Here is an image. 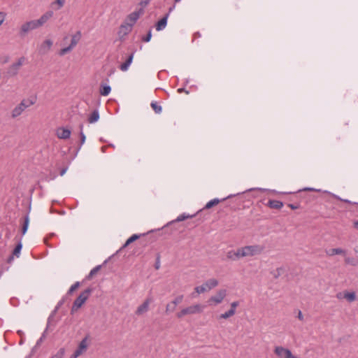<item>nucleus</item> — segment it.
Returning <instances> with one entry per match:
<instances>
[{
    "label": "nucleus",
    "instance_id": "nucleus-44",
    "mask_svg": "<svg viewBox=\"0 0 358 358\" xmlns=\"http://www.w3.org/2000/svg\"><path fill=\"white\" fill-rule=\"evenodd\" d=\"M150 0H143L141 1L140 4L142 6V8L145 7L149 3Z\"/></svg>",
    "mask_w": 358,
    "mask_h": 358
},
{
    "label": "nucleus",
    "instance_id": "nucleus-24",
    "mask_svg": "<svg viewBox=\"0 0 358 358\" xmlns=\"http://www.w3.org/2000/svg\"><path fill=\"white\" fill-rule=\"evenodd\" d=\"M81 38V32L80 31H77L76 34H74L71 41V43L69 45H71L73 48L78 44V41L80 40Z\"/></svg>",
    "mask_w": 358,
    "mask_h": 358
},
{
    "label": "nucleus",
    "instance_id": "nucleus-55",
    "mask_svg": "<svg viewBox=\"0 0 358 358\" xmlns=\"http://www.w3.org/2000/svg\"><path fill=\"white\" fill-rule=\"evenodd\" d=\"M64 299H62L61 301H59L58 304H57V308H58L59 307H60L61 306H62V304L64 303Z\"/></svg>",
    "mask_w": 358,
    "mask_h": 358
},
{
    "label": "nucleus",
    "instance_id": "nucleus-36",
    "mask_svg": "<svg viewBox=\"0 0 358 358\" xmlns=\"http://www.w3.org/2000/svg\"><path fill=\"white\" fill-rule=\"evenodd\" d=\"M80 282H76L73 285L71 286V287L67 292V294H71L76 289H77L80 287Z\"/></svg>",
    "mask_w": 358,
    "mask_h": 358
},
{
    "label": "nucleus",
    "instance_id": "nucleus-56",
    "mask_svg": "<svg viewBox=\"0 0 358 358\" xmlns=\"http://www.w3.org/2000/svg\"><path fill=\"white\" fill-rule=\"evenodd\" d=\"M66 169H67L66 168L62 169L61 170V171H60V175H61V176H63V175L66 173Z\"/></svg>",
    "mask_w": 358,
    "mask_h": 358
},
{
    "label": "nucleus",
    "instance_id": "nucleus-23",
    "mask_svg": "<svg viewBox=\"0 0 358 358\" xmlns=\"http://www.w3.org/2000/svg\"><path fill=\"white\" fill-rule=\"evenodd\" d=\"M204 284L207 288V290L209 291L218 285V281L215 278H211L205 282Z\"/></svg>",
    "mask_w": 358,
    "mask_h": 358
},
{
    "label": "nucleus",
    "instance_id": "nucleus-34",
    "mask_svg": "<svg viewBox=\"0 0 358 358\" xmlns=\"http://www.w3.org/2000/svg\"><path fill=\"white\" fill-rule=\"evenodd\" d=\"M65 354V348H61L54 355L50 358H63Z\"/></svg>",
    "mask_w": 358,
    "mask_h": 358
},
{
    "label": "nucleus",
    "instance_id": "nucleus-52",
    "mask_svg": "<svg viewBox=\"0 0 358 358\" xmlns=\"http://www.w3.org/2000/svg\"><path fill=\"white\" fill-rule=\"evenodd\" d=\"M172 308H171V304L168 303L166 306V312L168 313L169 311H172Z\"/></svg>",
    "mask_w": 358,
    "mask_h": 358
},
{
    "label": "nucleus",
    "instance_id": "nucleus-43",
    "mask_svg": "<svg viewBox=\"0 0 358 358\" xmlns=\"http://www.w3.org/2000/svg\"><path fill=\"white\" fill-rule=\"evenodd\" d=\"M6 17V13L3 12H0V26L3 24Z\"/></svg>",
    "mask_w": 358,
    "mask_h": 358
},
{
    "label": "nucleus",
    "instance_id": "nucleus-8",
    "mask_svg": "<svg viewBox=\"0 0 358 358\" xmlns=\"http://www.w3.org/2000/svg\"><path fill=\"white\" fill-rule=\"evenodd\" d=\"M38 27L35 20H30V21L23 23L21 25L20 31H19V34L20 36H24L29 31L36 29H38Z\"/></svg>",
    "mask_w": 358,
    "mask_h": 358
},
{
    "label": "nucleus",
    "instance_id": "nucleus-13",
    "mask_svg": "<svg viewBox=\"0 0 358 358\" xmlns=\"http://www.w3.org/2000/svg\"><path fill=\"white\" fill-rule=\"evenodd\" d=\"M57 136L61 139H68L71 136V131L64 127H60L57 130Z\"/></svg>",
    "mask_w": 358,
    "mask_h": 358
},
{
    "label": "nucleus",
    "instance_id": "nucleus-7",
    "mask_svg": "<svg viewBox=\"0 0 358 358\" xmlns=\"http://www.w3.org/2000/svg\"><path fill=\"white\" fill-rule=\"evenodd\" d=\"M25 59L24 57H20L16 62L13 63L8 67L7 74L10 77L15 76L18 73L20 67L24 63Z\"/></svg>",
    "mask_w": 358,
    "mask_h": 358
},
{
    "label": "nucleus",
    "instance_id": "nucleus-20",
    "mask_svg": "<svg viewBox=\"0 0 358 358\" xmlns=\"http://www.w3.org/2000/svg\"><path fill=\"white\" fill-rule=\"evenodd\" d=\"M266 206L272 209H280L283 206V203L280 201L269 199Z\"/></svg>",
    "mask_w": 358,
    "mask_h": 358
},
{
    "label": "nucleus",
    "instance_id": "nucleus-50",
    "mask_svg": "<svg viewBox=\"0 0 358 358\" xmlns=\"http://www.w3.org/2000/svg\"><path fill=\"white\" fill-rule=\"evenodd\" d=\"M298 318L299 320L303 321V316L301 310H299L298 313Z\"/></svg>",
    "mask_w": 358,
    "mask_h": 358
},
{
    "label": "nucleus",
    "instance_id": "nucleus-9",
    "mask_svg": "<svg viewBox=\"0 0 358 358\" xmlns=\"http://www.w3.org/2000/svg\"><path fill=\"white\" fill-rule=\"evenodd\" d=\"M274 353L279 358H299L293 355L290 350L282 346H276L274 349Z\"/></svg>",
    "mask_w": 358,
    "mask_h": 358
},
{
    "label": "nucleus",
    "instance_id": "nucleus-6",
    "mask_svg": "<svg viewBox=\"0 0 358 358\" xmlns=\"http://www.w3.org/2000/svg\"><path fill=\"white\" fill-rule=\"evenodd\" d=\"M226 296L227 290L224 289H220L215 295L208 299V303L210 306L218 305L222 302Z\"/></svg>",
    "mask_w": 358,
    "mask_h": 358
},
{
    "label": "nucleus",
    "instance_id": "nucleus-18",
    "mask_svg": "<svg viewBox=\"0 0 358 358\" xmlns=\"http://www.w3.org/2000/svg\"><path fill=\"white\" fill-rule=\"evenodd\" d=\"M169 17V13H166L159 21L157 22L156 24V30L157 31H162L164 29H165L166 24H167V20Z\"/></svg>",
    "mask_w": 358,
    "mask_h": 358
},
{
    "label": "nucleus",
    "instance_id": "nucleus-31",
    "mask_svg": "<svg viewBox=\"0 0 358 358\" xmlns=\"http://www.w3.org/2000/svg\"><path fill=\"white\" fill-rule=\"evenodd\" d=\"M345 263L346 264L352 265V266H357L358 265V259L355 257H346L345 258Z\"/></svg>",
    "mask_w": 358,
    "mask_h": 358
},
{
    "label": "nucleus",
    "instance_id": "nucleus-26",
    "mask_svg": "<svg viewBox=\"0 0 358 358\" xmlns=\"http://www.w3.org/2000/svg\"><path fill=\"white\" fill-rule=\"evenodd\" d=\"M343 297L349 302H353L356 300V294L354 292H344Z\"/></svg>",
    "mask_w": 358,
    "mask_h": 358
},
{
    "label": "nucleus",
    "instance_id": "nucleus-15",
    "mask_svg": "<svg viewBox=\"0 0 358 358\" xmlns=\"http://www.w3.org/2000/svg\"><path fill=\"white\" fill-rule=\"evenodd\" d=\"M52 45V41L50 39H46L39 48L40 52L41 54H46L50 50Z\"/></svg>",
    "mask_w": 358,
    "mask_h": 358
},
{
    "label": "nucleus",
    "instance_id": "nucleus-30",
    "mask_svg": "<svg viewBox=\"0 0 358 358\" xmlns=\"http://www.w3.org/2000/svg\"><path fill=\"white\" fill-rule=\"evenodd\" d=\"M183 298H184V296L183 294H180L178 296H177L172 301H171V303L173 305V306L172 307V311H173L175 310V308L177 305H178L179 303H180L182 300H183Z\"/></svg>",
    "mask_w": 358,
    "mask_h": 358
},
{
    "label": "nucleus",
    "instance_id": "nucleus-22",
    "mask_svg": "<svg viewBox=\"0 0 358 358\" xmlns=\"http://www.w3.org/2000/svg\"><path fill=\"white\" fill-rule=\"evenodd\" d=\"M99 119V113L98 110H94L88 117V122L93 124L96 122Z\"/></svg>",
    "mask_w": 358,
    "mask_h": 358
},
{
    "label": "nucleus",
    "instance_id": "nucleus-19",
    "mask_svg": "<svg viewBox=\"0 0 358 358\" xmlns=\"http://www.w3.org/2000/svg\"><path fill=\"white\" fill-rule=\"evenodd\" d=\"M231 197H232V195H229L228 196H227L221 200L219 199H213L210 200V201H208L206 204V206H204V208L203 209H210V208L217 205L220 201H224Z\"/></svg>",
    "mask_w": 358,
    "mask_h": 358
},
{
    "label": "nucleus",
    "instance_id": "nucleus-17",
    "mask_svg": "<svg viewBox=\"0 0 358 358\" xmlns=\"http://www.w3.org/2000/svg\"><path fill=\"white\" fill-rule=\"evenodd\" d=\"M134 56V52H131L129 55V56L128 57V58L126 59V61L120 66V69L122 71H126L128 70L129 66L132 63Z\"/></svg>",
    "mask_w": 358,
    "mask_h": 358
},
{
    "label": "nucleus",
    "instance_id": "nucleus-32",
    "mask_svg": "<svg viewBox=\"0 0 358 358\" xmlns=\"http://www.w3.org/2000/svg\"><path fill=\"white\" fill-rule=\"evenodd\" d=\"M152 108L153 109V110L157 113V114H159L161 112H162V106L160 105H159L157 103V102L156 101H152L150 104Z\"/></svg>",
    "mask_w": 358,
    "mask_h": 358
},
{
    "label": "nucleus",
    "instance_id": "nucleus-63",
    "mask_svg": "<svg viewBox=\"0 0 358 358\" xmlns=\"http://www.w3.org/2000/svg\"><path fill=\"white\" fill-rule=\"evenodd\" d=\"M355 252L358 253V247L355 248Z\"/></svg>",
    "mask_w": 358,
    "mask_h": 358
},
{
    "label": "nucleus",
    "instance_id": "nucleus-46",
    "mask_svg": "<svg viewBox=\"0 0 358 358\" xmlns=\"http://www.w3.org/2000/svg\"><path fill=\"white\" fill-rule=\"evenodd\" d=\"M287 206L292 210L298 209L299 208V205H295L293 203H289Z\"/></svg>",
    "mask_w": 358,
    "mask_h": 358
},
{
    "label": "nucleus",
    "instance_id": "nucleus-58",
    "mask_svg": "<svg viewBox=\"0 0 358 358\" xmlns=\"http://www.w3.org/2000/svg\"><path fill=\"white\" fill-rule=\"evenodd\" d=\"M94 275V274H92L91 272H90V273L87 276V279H91Z\"/></svg>",
    "mask_w": 358,
    "mask_h": 358
},
{
    "label": "nucleus",
    "instance_id": "nucleus-47",
    "mask_svg": "<svg viewBox=\"0 0 358 358\" xmlns=\"http://www.w3.org/2000/svg\"><path fill=\"white\" fill-rule=\"evenodd\" d=\"M336 198L337 199L340 200V201H342L345 202V203H352V202L348 200V199H342L341 198H340L339 196H336Z\"/></svg>",
    "mask_w": 358,
    "mask_h": 358
},
{
    "label": "nucleus",
    "instance_id": "nucleus-60",
    "mask_svg": "<svg viewBox=\"0 0 358 358\" xmlns=\"http://www.w3.org/2000/svg\"><path fill=\"white\" fill-rule=\"evenodd\" d=\"M354 227L358 230V220L354 222Z\"/></svg>",
    "mask_w": 358,
    "mask_h": 358
},
{
    "label": "nucleus",
    "instance_id": "nucleus-42",
    "mask_svg": "<svg viewBox=\"0 0 358 358\" xmlns=\"http://www.w3.org/2000/svg\"><path fill=\"white\" fill-rule=\"evenodd\" d=\"M101 265H98V266H95L94 268H93L90 271V272H91L92 274L95 275V274H96V273H97V272L101 269Z\"/></svg>",
    "mask_w": 358,
    "mask_h": 358
},
{
    "label": "nucleus",
    "instance_id": "nucleus-33",
    "mask_svg": "<svg viewBox=\"0 0 358 358\" xmlns=\"http://www.w3.org/2000/svg\"><path fill=\"white\" fill-rule=\"evenodd\" d=\"M234 315H235V313H234L233 310L229 309L228 311L225 312L224 313L221 314L219 316V319H228Z\"/></svg>",
    "mask_w": 358,
    "mask_h": 358
},
{
    "label": "nucleus",
    "instance_id": "nucleus-21",
    "mask_svg": "<svg viewBox=\"0 0 358 358\" xmlns=\"http://www.w3.org/2000/svg\"><path fill=\"white\" fill-rule=\"evenodd\" d=\"M345 250L342 248H332L329 250H326V254L329 256H334L336 255H345Z\"/></svg>",
    "mask_w": 358,
    "mask_h": 358
},
{
    "label": "nucleus",
    "instance_id": "nucleus-53",
    "mask_svg": "<svg viewBox=\"0 0 358 358\" xmlns=\"http://www.w3.org/2000/svg\"><path fill=\"white\" fill-rule=\"evenodd\" d=\"M46 331H44V333L43 334L42 336L40 338V339L37 341L36 344L37 345H39L40 343L42 342L43 338L45 337V333Z\"/></svg>",
    "mask_w": 358,
    "mask_h": 358
},
{
    "label": "nucleus",
    "instance_id": "nucleus-2",
    "mask_svg": "<svg viewBox=\"0 0 358 358\" xmlns=\"http://www.w3.org/2000/svg\"><path fill=\"white\" fill-rule=\"evenodd\" d=\"M92 291V288L88 287L79 294L73 303L71 313L77 311L86 302Z\"/></svg>",
    "mask_w": 358,
    "mask_h": 358
},
{
    "label": "nucleus",
    "instance_id": "nucleus-5",
    "mask_svg": "<svg viewBox=\"0 0 358 358\" xmlns=\"http://www.w3.org/2000/svg\"><path fill=\"white\" fill-rule=\"evenodd\" d=\"M34 101L29 99H23L21 102L16 106L12 110L11 116L13 118H15L20 116L26 108L34 104Z\"/></svg>",
    "mask_w": 358,
    "mask_h": 358
},
{
    "label": "nucleus",
    "instance_id": "nucleus-40",
    "mask_svg": "<svg viewBox=\"0 0 358 358\" xmlns=\"http://www.w3.org/2000/svg\"><path fill=\"white\" fill-rule=\"evenodd\" d=\"M155 268L156 270H158L160 268V255L159 254L157 256L156 262L155 264Z\"/></svg>",
    "mask_w": 358,
    "mask_h": 358
},
{
    "label": "nucleus",
    "instance_id": "nucleus-45",
    "mask_svg": "<svg viewBox=\"0 0 358 358\" xmlns=\"http://www.w3.org/2000/svg\"><path fill=\"white\" fill-rule=\"evenodd\" d=\"M65 0H56L55 3L58 4L59 8H62L64 6Z\"/></svg>",
    "mask_w": 358,
    "mask_h": 358
},
{
    "label": "nucleus",
    "instance_id": "nucleus-1",
    "mask_svg": "<svg viewBox=\"0 0 358 358\" xmlns=\"http://www.w3.org/2000/svg\"><path fill=\"white\" fill-rule=\"evenodd\" d=\"M239 250L241 258H243L260 255L264 250V247L259 245H245L239 248Z\"/></svg>",
    "mask_w": 358,
    "mask_h": 358
},
{
    "label": "nucleus",
    "instance_id": "nucleus-48",
    "mask_svg": "<svg viewBox=\"0 0 358 358\" xmlns=\"http://www.w3.org/2000/svg\"><path fill=\"white\" fill-rule=\"evenodd\" d=\"M303 190H305V191H315V192H320V189H317L311 188V187H306Z\"/></svg>",
    "mask_w": 358,
    "mask_h": 358
},
{
    "label": "nucleus",
    "instance_id": "nucleus-54",
    "mask_svg": "<svg viewBox=\"0 0 358 358\" xmlns=\"http://www.w3.org/2000/svg\"><path fill=\"white\" fill-rule=\"evenodd\" d=\"M79 356H80L79 355H77V353L76 352H74L73 354L71 355L70 358H78Z\"/></svg>",
    "mask_w": 358,
    "mask_h": 358
},
{
    "label": "nucleus",
    "instance_id": "nucleus-3",
    "mask_svg": "<svg viewBox=\"0 0 358 358\" xmlns=\"http://www.w3.org/2000/svg\"><path fill=\"white\" fill-rule=\"evenodd\" d=\"M203 308L201 304H194L182 308L180 312L177 313L176 316L178 318H182L188 315L199 314L203 312Z\"/></svg>",
    "mask_w": 358,
    "mask_h": 358
},
{
    "label": "nucleus",
    "instance_id": "nucleus-12",
    "mask_svg": "<svg viewBox=\"0 0 358 358\" xmlns=\"http://www.w3.org/2000/svg\"><path fill=\"white\" fill-rule=\"evenodd\" d=\"M87 340L88 337L86 336L80 341L77 349L75 350L77 355H81L87 350L88 347Z\"/></svg>",
    "mask_w": 358,
    "mask_h": 358
},
{
    "label": "nucleus",
    "instance_id": "nucleus-64",
    "mask_svg": "<svg viewBox=\"0 0 358 358\" xmlns=\"http://www.w3.org/2000/svg\"><path fill=\"white\" fill-rule=\"evenodd\" d=\"M181 1V0H175V2H176V3H177V2H179V1Z\"/></svg>",
    "mask_w": 358,
    "mask_h": 358
},
{
    "label": "nucleus",
    "instance_id": "nucleus-61",
    "mask_svg": "<svg viewBox=\"0 0 358 358\" xmlns=\"http://www.w3.org/2000/svg\"><path fill=\"white\" fill-rule=\"evenodd\" d=\"M175 8V6H173L172 7L169 8V12L167 13H169V15L170 14L171 12H172V10Z\"/></svg>",
    "mask_w": 358,
    "mask_h": 358
},
{
    "label": "nucleus",
    "instance_id": "nucleus-28",
    "mask_svg": "<svg viewBox=\"0 0 358 358\" xmlns=\"http://www.w3.org/2000/svg\"><path fill=\"white\" fill-rule=\"evenodd\" d=\"M111 91V87L109 86V85H101V87H100V94L102 96H108L110 92Z\"/></svg>",
    "mask_w": 358,
    "mask_h": 358
},
{
    "label": "nucleus",
    "instance_id": "nucleus-39",
    "mask_svg": "<svg viewBox=\"0 0 358 358\" xmlns=\"http://www.w3.org/2000/svg\"><path fill=\"white\" fill-rule=\"evenodd\" d=\"M151 37H152V31H151V30H149L147 36L143 37L142 40L144 42H149L151 39Z\"/></svg>",
    "mask_w": 358,
    "mask_h": 358
},
{
    "label": "nucleus",
    "instance_id": "nucleus-62",
    "mask_svg": "<svg viewBox=\"0 0 358 358\" xmlns=\"http://www.w3.org/2000/svg\"><path fill=\"white\" fill-rule=\"evenodd\" d=\"M105 149H106V147H104V146H103V147H102V148H101V150H102V152H105Z\"/></svg>",
    "mask_w": 358,
    "mask_h": 358
},
{
    "label": "nucleus",
    "instance_id": "nucleus-57",
    "mask_svg": "<svg viewBox=\"0 0 358 358\" xmlns=\"http://www.w3.org/2000/svg\"><path fill=\"white\" fill-rule=\"evenodd\" d=\"M119 32H120V34L123 33L125 35V34H127L129 31H127L126 28H124L122 31H120Z\"/></svg>",
    "mask_w": 358,
    "mask_h": 358
},
{
    "label": "nucleus",
    "instance_id": "nucleus-35",
    "mask_svg": "<svg viewBox=\"0 0 358 358\" xmlns=\"http://www.w3.org/2000/svg\"><path fill=\"white\" fill-rule=\"evenodd\" d=\"M194 291L198 294H202V293H204L206 292H207V288L205 285V284L203 283L202 285L201 286H197L194 288Z\"/></svg>",
    "mask_w": 358,
    "mask_h": 358
},
{
    "label": "nucleus",
    "instance_id": "nucleus-29",
    "mask_svg": "<svg viewBox=\"0 0 358 358\" xmlns=\"http://www.w3.org/2000/svg\"><path fill=\"white\" fill-rule=\"evenodd\" d=\"M194 216H195V215H189V214H186V213H182V214L180 215L175 220L172 221L169 224H171V223L176 222H181V221H183L188 218H192Z\"/></svg>",
    "mask_w": 358,
    "mask_h": 358
},
{
    "label": "nucleus",
    "instance_id": "nucleus-25",
    "mask_svg": "<svg viewBox=\"0 0 358 358\" xmlns=\"http://www.w3.org/2000/svg\"><path fill=\"white\" fill-rule=\"evenodd\" d=\"M143 234H133L131 237H129L127 241L125 242V243L122 245V248H125L126 247H127L129 244H131V243H133L134 241H136L137 239H138L141 236H143Z\"/></svg>",
    "mask_w": 358,
    "mask_h": 358
},
{
    "label": "nucleus",
    "instance_id": "nucleus-10",
    "mask_svg": "<svg viewBox=\"0 0 358 358\" xmlns=\"http://www.w3.org/2000/svg\"><path fill=\"white\" fill-rule=\"evenodd\" d=\"M53 11L49 10L42 15L39 19L35 20L38 28L42 27L49 19L53 16Z\"/></svg>",
    "mask_w": 358,
    "mask_h": 358
},
{
    "label": "nucleus",
    "instance_id": "nucleus-51",
    "mask_svg": "<svg viewBox=\"0 0 358 358\" xmlns=\"http://www.w3.org/2000/svg\"><path fill=\"white\" fill-rule=\"evenodd\" d=\"M178 93L185 92L186 94H189V92L185 90V88H179V89H178Z\"/></svg>",
    "mask_w": 358,
    "mask_h": 358
},
{
    "label": "nucleus",
    "instance_id": "nucleus-14",
    "mask_svg": "<svg viewBox=\"0 0 358 358\" xmlns=\"http://www.w3.org/2000/svg\"><path fill=\"white\" fill-rule=\"evenodd\" d=\"M227 258L231 261H237L241 258L239 248L236 250H229L227 253Z\"/></svg>",
    "mask_w": 358,
    "mask_h": 358
},
{
    "label": "nucleus",
    "instance_id": "nucleus-59",
    "mask_svg": "<svg viewBox=\"0 0 358 358\" xmlns=\"http://www.w3.org/2000/svg\"><path fill=\"white\" fill-rule=\"evenodd\" d=\"M94 275V274H92L91 272H90V273L87 276V279H91Z\"/></svg>",
    "mask_w": 358,
    "mask_h": 358
},
{
    "label": "nucleus",
    "instance_id": "nucleus-11",
    "mask_svg": "<svg viewBox=\"0 0 358 358\" xmlns=\"http://www.w3.org/2000/svg\"><path fill=\"white\" fill-rule=\"evenodd\" d=\"M151 301L152 300L150 299H146L144 301V302L137 308L136 310V314L138 315H141L146 313L149 310V305Z\"/></svg>",
    "mask_w": 358,
    "mask_h": 358
},
{
    "label": "nucleus",
    "instance_id": "nucleus-37",
    "mask_svg": "<svg viewBox=\"0 0 358 358\" xmlns=\"http://www.w3.org/2000/svg\"><path fill=\"white\" fill-rule=\"evenodd\" d=\"M80 145L79 146L78 149H80L81 145L85 141V135L84 134V133L83 131V124H80Z\"/></svg>",
    "mask_w": 358,
    "mask_h": 358
},
{
    "label": "nucleus",
    "instance_id": "nucleus-49",
    "mask_svg": "<svg viewBox=\"0 0 358 358\" xmlns=\"http://www.w3.org/2000/svg\"><path fill=\"white\" fill-rule=\"evenodd\" d=\"M336 298L338 299H344L343 297V292H338L337 294H336Z\"/></svg>",
    "mask_w": 358,
    "mask_h": 358
},
{
    "label": "nucleus",
    "instance_id": "nucleus-41",
    "mask_svg": "<svg viewBox=\"0 0 358 358\" xmlns=\"http://www.w3.org/2000/svg\"><path fill=\"white\" fill-rule=\"evenodd\" d=\"M239 305V302L238 301H234L231 303V308H230V310H233L234 313H236V309L237 308V306H238Z\"/></svg>",
    "mask_w": 358,
    "mask_h": 358
},
{
    "label": "nucleus",
    "instance_id": "nucleus-27",
    "mask_svg": "<svg viewBox=\"0 0 358 358\" xmlns=\"http://www.w3.org/2000/svg\"><path fill=\"white\" fill-rule=\"evenodd\" d=\"M29 223V214L27 213L24 217V222L22 223V235L26 234V232H27V231L28 229Z\"/></svg>",
    "mask_w": 358,
    "mask_h": 358
},
{
    "label": "nucleus",
    "instance_id": "nucleus-38",
    "mask_svg": "<svg viewBox=\"0 0 358 358\" xmlns=\"http://www.w3.org/2000/svg\"><path fill=\"white\" fill-rule=\"evenodd\" d=\"M72 49H73V48L71 45H69L68 47L62 48L59 51V55L63 56L65 54L71 52L72 50Z\"/></svg>",
    "mask_w": 358,
    "mask_h": 358
},
{
    "label": "nucleus",
    "instance_id": "nucleus-16",
    "mask_svg": "<svg viewBox=\"0 0 358 358\" xmlns=\"http://www.w3.org/2000/svg\"><path fill=\"white\" fill-rule=\"evenodd\" d=\"M22 248V241H21V239H20L19 241V243H17V245L14 248V250L13 251V253H12V255H10L8 257V262L9 263L11 262L13 260L14 256H15L17 257H19Z\"/></svg>",
    "mask_w": 358,
    "mask_h": 358
},
{
    "label": "nucleus",
    "instance_id": "nucleus-4",
    "mask_svg": "<svg viewBox=\"0 0 358 358\" xmlns=\"http://www.w3.org/2000/svg\"><path fill=\"white\" fill-rule=\"evenodd\" d=\"M143 13V9L141 8L138 11H134L129 15L127 17V22L125 24H122L120 26V31L123 30L124 28H126L127 31H131L132 27L136 23V22L139 18L140 15Z\"/></svg>",
    "mask_w": 358,
    "mask_h": 358
}]
</instances>
